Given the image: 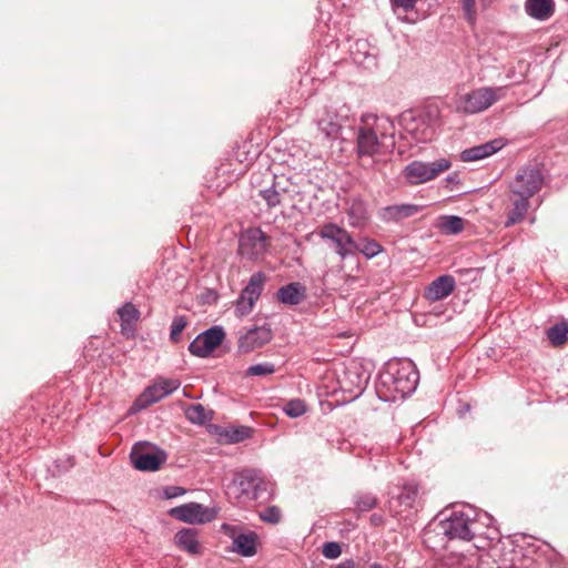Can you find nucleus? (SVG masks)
Wrapping results in <instances>:
<instances>
[{
	"mask_svg": "<svg viewBox=\"0 0 568 568\" xmlns=\"http://www.w3.org/2000/svg\"><path fill=\"white\" fill-rule=\"evenodd\" d=\"M416 0H390L395 8H402L405 11L412 9Z\"/></svg>",
	"mask_w": 568,
	"mask_h": 568,
	"instance_id": "nucleus-43",
	"label": "nucleus"
},
{
	"mask_svg": "<svg viewBox=\"0 0 568 568\" xmlns=\"http://www.w3.org/2000/svg\"><path fill=\"white\" fill-rule=\"evenodd\" d=\"M277 297L283 304L297 305L305 297V287L298 282L290 283L278 290Z\"/></svg>",
	"mask_w": 568,
	"mask_h": 568,
	"instance_id": "nucleus-22",
	"label": "nucleus"
},
{
	"mask_svg": "<svg viewBox=\"0 0 568 568\" xmlns=\"http://www.w3.org/2000/svg\"><path fill=\"white\" fill-rule=\"evenodd\" d=\"M275 372V366L271 363H261L250 366L245 375L246 376H264L271 375Z\"/></svg>",
	"mask_w": 568,
	"mask_h": 568,
	"instance_id": "nucleus-36",
	"label": "nucleus"
},
{
	"mask_svg": "<svg viewBox=\"0 0 568 568\" xmlns=\"http://www.w3.org/2000/svg\"><path fill=\"white\" fill-rule=\"evenodd\" d=\"M529 197L517 194L514 191L508 193V206L506 209L507 219L505 227H510L515 224L521 223L530 207Z\"/></svg>",
	"mask_w": 568,
	"mask_h": 568,
	"instance_id": "nucleus-15",
	"label": "nucleus"
},
{
	"mask_svg": "<svg viewBox=\"0 0 568 568\" xmlns=\"http://www.w3.org/2000/svg\"><path fill=\"white\" fill-rule=\"evenodd\" d=\"M260 195L265 200L268 207H275L282 203L283 194L275 187L262 190Z\"/></svg>",
	"mask_w": 568,
	"mask_h": 568,
	"instance_id": "nucleus-35",
	"label": "nucleus"
},
{
	"mask_svg": "<svg viewBox=\"0 0 568 568\" xmlns=\"http://www.w3.org/2000/svg\"><path fill=\"white\" fill-rule=\"evenodd\" d=\"M240 248L243 254L257 256L266 250V239L261 230H252L241 239Z\"/></svg>",
	"mask_w": 568,
	"mask_h": 568,
	"instance_id": "nucleus-19",
	"label": "nucleus"
},
{
	"mask_svg": "<svg viewBox=\"0 0 568 568\" xmlns=\"http://www.w3.org/2000/svg\"><path fill=\"white\" fill-rule=\"evenodd\" d=\"M404 176L410 184L426 182V164L422 161H414L404 170Z\"/></svg>",
	"mask_w": 568,
	"mask_h": 568,
	"instance_id": "nucleus-26",
	"label": "nucleus"
},
{
	"mask_svg": "<svg viewBox=\"0 0 568 568\" xmlns=\"http://www.w3.org/2000/svg\"><path fill=\"white\" fill-rule=\"evenodd\" d=\"M180 387L178 379H158L153 385L148 387L131 407L132 412H138L146 406L159 402L165 396L172 394Z\"/></svg>",
	"mask_w": 568,
	"mask_h": 568,
	"instance_id": "nucleus-11",
	"label": "nucleus"
},
{
	"mask_svg": "<svg viewBox=\"0 0 568 568\" xmlns=\"http://www.w3.org/2000/svg\"><path fill=\"white\" fill-rule=\"evenodd\" d=\"M281 517H282L281 510L276 506L267 507V508H265L264 510H262L260 513V518L263 521L270 523V524H277V523H280Z\"/></svg>",
	"mask_w": 568,
	"mask_h": 568,
	"instance_id": "nucleus-38",
	"label": "nucleus"
},
{
	"mask_svg": "<svg viewBox=\"0 0 568 568\" xmlns=\"http://www.w3.org/2000/svg\"><path fill=\"white\" fill-rule=\"evenodd\" d=\"M475 511L471 508L445 510L439 514V532L449 539L471 540L475 536Z\"/></svg>",
	"mask_w": 568,
	"mask_h": 568,
	"instance_id": "nucleus-3",
	"label": "nucleus"
},
{
	"mask_svg": "<svg viewBox=\"0 0 568 568\" xmlns=\"http://www.w3.org/2000/svg\"><path fill=\"white\" fill-rule=\"evenodd\" d=\"M466 20L474 24L476 20L475 0H460Z\"/></svg>",
	"mask_w": 568,
	"mask_h": 568,
	"instance_id": "nucleus-41",
	"label": "nucleus"
},
{
	"mask_svg": "<svg viewBox=\"0 0 568 568\" xmlns=\"http://www.w3.org/2000/svg\"><path fill=\"white\" fill-rule=\"evenodd\" d=\"M185 416L191 423L200 425L211 419L210 413L201 404H194L187 407Z\"/></svg>",
	"mask_w": 568,
	"mask_h": 568,
	"instance_id": "nucleus-30",
	"label": "nucleus"
},
{
	"mask_svg": "<svg viewBox=\"0 0 568 568\" xmlns=\"http://www.w3.org/2000/svg\"><path fill=\"white\" fill-rule=\"evenodd\" d=\"M345 120L346 115L339 114L335 109L326 108L318 118L317 125L325 136L335 139L338 136Z\"/></svg>",
	"mask_w": 568,
	"mask_h": 568,
	"instance_id": "nucleus-16",
	"label": "nucleus"
},
{
	"mask_svg": "<svg viewBox=\"0 0 568 568\" xmlns=\"http://www.w3.org/2000/svg\"><path fill=\"white\" fill-rule=\"evenodd\" d=\"M434 225L444 234H458L464 230V220L456 215L439 216Z\"/></svg>",
	"mask_w": 568,
	"mask_h": 568,
	"instance_id": "nucleus-24",
	"label": "nucleus"
},
{
	"mask_svg": "<svg viewBox=\"0 0 568 568\" xmlns=\"http://www.w3.org/2000/svg\"><path fill=\"white\" fill-rule=\"evenodd\" d=\"M221 530L232 539V551L243 557H252L257 552L258 536L254 531L239 532L236 526L222 524Z\"/></svg>",
	"mask_w": 568,
	"mask_h": 568,
	"instance_id": "nucleus-12",
	"label": "nucleus"
},
{
	"mask_svg": "<svg viewBox=\"0 0 568 568\" xmlns=\"http://www.w3.org/2000/svg\"><path fill=\"white\" fill-rule=\"evenodd\" d=\"M400 121L404 125V130L412 136L414 141L423 142L425 140V129L418 128L417 124L414 123L415 119L412 112L404 113Z\"/></svg>",
	"mask_w": 568,
	"mask_h": 568,
	"instance_id": "nucleus-28",
	"label": "nucleus"
},
{
	"mask_svg": "<svg viewBox=\"0 0 568 568\" xmlns=\"http://www.w3.org/2000/svg\"><path fill=\"white\" fill-rule=\"evenodd\" d=\"M504 145H505V143L501 139H496V140L486 142L484 144L476 145V146L464 150L460 153V159L464 162H473V161L483 160L487 156L495 154Z\"/></svg>",
	"mask_w": 568,
	"mask_h": 568,
	"instance_id": "nucleus-18",
	"label": "nucleus"
},
{
	"mask_svg": "<svg viewBox=\"0 0 568 568\" xmlns=\"http://www.w3.org/2000/svg\"><path fill=\"white\" fill-rule=\"evenodd\" d=\"M318 235L323 240H327L334 243L337 255L345 260L346 257L354 255L357 252L358 244L352 237V235L343 227L334 223L323 225Z\"/></svg>",
	"mask_w": 568,
	"mask_h": 568,
	"instance_id": "nucleus-6",
	"label": "nucleus"
},
{
	"mask_svg": "<svg viewBox=\"0 0 568 568\" xmlns=\"http://www.w3.org/2000/svg\"><path fill=\"white\" fill-rule=\"evenodd\" d=\"M419 379L415 364L409 359H390L381 372L376 390L385 402H395L410 395Z\"/></svg>",
	"mask_w": 568,
	"mask_h": 568,
	"instance_id": "nucleus-1",
	"label": "nucleus"
},
{
	"mask_svg": "<svg viewBox=\"0 0 568 568\" xmlns=\"http://www.w3.org/2000/svg\"><path fill=\"white\" fill-rule=\"evenodd\" d=\"M266 489L267 483L260 474L256 470L246 469L235 475L227 486V495L235 499L257 500Z\"/></svg>",
	"mask_w": 568,
	"mask_h": 568,
	"instance_id": "nucleus-5",
	"label": "nucleus"
},
{
	"mask_svg": "<svg viewBox=\"0 0 568 568\" xmlns=\"http://www.w3.org/2000/svg\"><path fill=\"white\" fill-rule=\"evenodd\" d=\"M133 466L142 471H155L166 460V454L163 450L151 447L148 443L134 445L131 454Z\"/></svg>",
	"mask_w": 568,
	"mask_h": 568,
	"instance_id": "nucleus-8",
	"label": "nucleus"
},
{
	"mask_svg": "<svg viewBox=\"0 0 568 568\" xmlns=\"http://www.w3.org/2000/svg\"><path fill=\"white\" fill-rule=\"evenodd\" d=\"M506 94L505 87H483L459 95L456 110L465 114L484 112Z\"/></svg>",
	"mask_w": 568,
	"mask_h": 568,
	"instance_id": "nucleus-4",
	"label": "nucleus"
},
{
	"mask_svg": "<svg viewBox=\"0 0 568 568\" xmlns=\"http://www.w3.org/2000/svg\"><path fill=\"white\" fill-rule=\"evenodd\" d=\"M336 568H355V562L352 559H347L338 564Z\"/></svg>",
	"mask_w": 568,
	"mask_h": 568,
	"instance_id": "nucleus-46",
	"label": "nucleus"
},
{
	"mask_svg": "<svg viewBox=\"0 0 568 568\" xmlns=\"http://www.w3.org/2000/svg\"><path fill=\"white\" fill-rule=\"evenodd\" d=\"M544 184V175L538 168L525 166L518 170L509 184V191L531 199Z\"/></svg>",
	"mask_w": 568,
	"mask_h": 568,
	"instance_id": "nucleus-7",
	"label": "nucleus"
},
{
	"mask_svg": "<svg viewBox=\"0 0 568 568\" xmlns=\"http://www.w3.org/2000/svg\"><path fill=\"white\" fill-rule=\"evenodd\" d=\"M221 326L211 327L197 335L190 344L189 351L197 357H207L224 339Z\"/></svg>",
	"mask_w": 568,
	"mask_h": 568,
	"instance_id": "nucleus-13",
	"label": "nucleus"
},
{
	"mask_svg": "<svg viewBox=\"0 0 568 568\" xmlns=\"http://www.w3.org/2000/svg\"><path fill=\"white\" fill-rule=\"evenodd\" d=\"M283 410L287 416L296 418L306 412V405L302 399H292L284 405Z\"/></svg>",
	"mask_w": 568,
	"mask_h": 568,
	"instance_id": "nucleus-33",
	"label": "nucleus"
},
{
	"mask_svg": "<svg viewBox=\"0 0 568 568\" xmlns=\"http://www.w3.org/2000/svg\"><path fill=\"white\" fill-rule=\"evenodd\" d=\"M465 559V556L464 555H459V554H452L449 555L447 558H446V565L447 566H456V565H462L463 564V560Z\"/></svg>",
	"mask_w": 568,
	"mask_h": 568,
	"instance_id": "nucleus-44",
	"label": "nucleus"
},
{
	"mask_svg": "<svg viewBox=\"0 0 568 568\" xmlns=\"http://www.w3.org/2000/svg\"><path fill=\"white\" fill-rule=\"evenodd\" d=\"M371 520L375 524V525H378L381 521H382V518L377 515H373L371 517Z\"/></svg>",
	"mask_w": 568,
	"mask_h": 568,
	"instance_id": "nucleus-47",
	"label": "nucleus"
},
{
	"mask_svg": "<svg viewBox=\"0 0 568 568\" xmlns=\"http://www.w3.org/2000/svg\"><path fill=\"white\" fill-rule=\"evenodd\" d=\"M273 338L272 329L266 326H253L240 333L237 348L241 353L247 354L263 347Z\"/></svg>",
	"mask_w": 568,
	"mask_h": 568,
	"instance_id": "nucleus-14",
	"label": "nucleus"
},
{
	"mask_svg": "<svg viewBox=\"0 0 568 568\" xmlns=\"http://www.w3.org/2000/svg\"><path fill=\"white\" fill-rule=\"evenodd\" d=\"M366 125L357 133V153L361 158H372L394 146L395 128L388 118L367 116Z\"/></svg>",
	"mask_w": 568,
	"mask_h": 568,
	"instance_id": "nucleus-2",
	"label": "nucleus"
},
{
	"mask_svg": "<svg viewBox=\"0 0 568 568\" xmlns=\"http://www.w3.org/2000/svg\"><path fill=\"white\" fill-rule=\"evenodd\" d=\"M264 280L265 277L262 273H254L251 276L235 303V315L237 317L246 316L252 312L262 293Z\"/></svg>",
	"mask_w": 568,
	"mask_h": 568,
	"instance_id": "nucleus-10",
	"label": "nucleus"
},
{
	"mask_svg": "<svg viewBox=\"0 0 568 568\" xmlns=\"http://www.w3.org/2000/svg\"><path fill=\"white\" fill-rule=\"evenodd\" d=\"M226 443H240L252 436V428L248 426H236L224 429L221 434Z\"/></svg>",
	"mask_w": 568,
	"mask_h": 568,
	"instance_id": "nucleus-29",
	"label": "nucleus"
},
{
	"mask_svg": "<svg viewBox=\"0 0 568 568\" xmlns=\"http://www.w3.org/2000/svg\"><path fill=\"white\" fill-rule=\"evenodd\" d=\"M175 544L182 550L187 551L192 555L200 554V544L197 540V534L195 529L185 528L175 534Z\"/></svg>",
	"mask_w": 568,
	"mask_h": 568,
	"instance_id": "nucleus-23",
	"label": "nucleus"
},
{
	"mask_svg": "<svg viewBox=\"0 0 568 568\" xmlns=\"http://www.w3.org/2000/svg\"><path fill=\"white\" fill-rule=\"evenodd\" d=\"M165 497L171 499L185 494V489L179 486H171L164 490Z\"/></svg>",
	"mask_w": 568,
	"mask_h": 568,
	"instance_id": "nucleus-42",
	"label": "nucleus"
},
{
	"mask_svg": "<svg viewBox=\"0 0 568 568\" xmlns=\"http://www.w3.org/2000/svg\"><path fill=\"white\" fill-rule=\"evenodd\" d=\"M377 504L376 498L372 494H358L355 496V506L359 511H368Z\"/></svg>",
	"mask_w": 568,
	"mask_h": 568,
	"instance_id": "nucleus-34",
	"label": "nucleus"
},
{
	"mask_svg": "<svg viewBox=\"0 0 568 568\" xmlns=\"http://www.w3.org/2000/svg\"><path fill=\"white\" fill-rule=\"evenodd\" d=\"M369 568H383V567L379 564L375 562V564L371 565Z\"/></svg>",
	"mask_w": 568,
	"mask_h": 568,
	"instance_id": "nucleus-49",
	"label": "nucleus"
},
{
	"mask_svg": "<svg viewBox=\"0 0 568 568\" xmlns=\"http://www.w3.org/2000/svg\"><path fill=\"white\" fill-rule=\"evenodd\" d=\"M389 508H390L392 510H394V511H396V513H397V510H396V509H394L393 501H390V503H389Z\"/></svg>",
	"mask_w": 568,
	"mask_h": 568,
	"instance_id": "nucleus-50",
	"label": "nucleus"
},
{
	"mask_svg": "<svg viewBox=\"0 0 568 568\" xmlns=\"http://www.w3.org/2000/svg\"><path fill=\"white\" fill-rule=\"evenodd\" d=\"M446 182H447V184H453V183H456L457 181H456L455 176H449L446 179Z\"/></svg>",
	"mask_w": 568,
	"mask_h": 568,
	"instance_id": "nucleus-48",
	"label": "nucleus"
},
{
	"mask_svg": "<svg viewBox=\"0 0 568 568\" xmlns=\"http://www.w3.org/2000/svg\"><path fill=\"white\" fill-rule=\"evenodd\" d=\"M438 113V105L434 102L429 103L428 102V111H427V114H428V120L433 116V115H437Z\"/></svg>",
	"mask_w": 568,
	"mask_h": 568,
	"instance_id": "nucleus-45",
	"label": "nucleus"
},
{
	"mask_svg": "<svg viewBox=\"0 0 568 568\" xmlns=\"http://www.w3.org/2000/svg\"><path fill=\"white\" fill-rule=\"evenodd\" d=\"M186 320L184 316H175L172 321L170 337L173 342H178L181 333L186 326Z\"/></svg>",
	"mask_w": 568,
	"mask_h": 568,
	"instance_id": "nucleus-39",
	"label": "nucleus"
},
{
	"mask_svg": "<svg viewBox=\"0 0 568 568\" xmlns=\"http://www.w3.org/2000/svg\"><path fill=\"white\" fill-rule=\"evenodd\" d=\"M349 225L353 227H363L368 219L365 205L361 201L352 203L347 211Z\"/></svg>",
	"mask_w": 568,
	"mask_h": 568,
	"instance_id": "nucleus-27",
	"label": "nucleus"
},
{
	"mask_svg": "<svg viewBox=\"0 0 568 568\" xmlns=\"http://www.w3.org/2000/svg\"><path fill=\"white\" fill-rule=\"evenodd\" d=\"M169 514L180 521L201 525L214 520L217 510L199 503H189L172 508Z\"/></svg>",
	"mask_w": 568,
	"mask_h": 568,
	"instance_id": "nucleus-9",
	"label": "nucleus"
},
{
	"mask_svg": "<svg viewBox=\"0 0 568 568\" xmlns=\"http://www.w3.org/2000/svg\"><path fill=\"white\" fill-rule=\"evenodd\" d=\"M322 554L327 559H336L342 554V548L338 542L329 541L323 545Z\"/></svg>",
	"mask_w": 568,
	"mask_h": 568,
	"instance_id": "nucleus-40",
	"label": "nucleus"
},
{
	"mask_svg": "<svg viewBox=\"0 0 568 568\" xmlns=\"http://www.w3.org/2000/svg\"><path fill=\"white\" fill-rule=\"evenodd\" d=\"M423 206L415 204H395L382 207L378 216L384 222H399L404 219L414 216L422 212Z\"/></svg>",
	"mask_w": 568,
	"mask_h": 568,
	"instance_id": "nucleus-17",
	"label": "nucleus"
},
{
	"mask_svg": "<svg viewBox=\"0 0 568 568\" xmlns=\"http://www.w3.org/2000/svg\"><path fill=\"white\" fill-rule=\"evenodd\" d=\"M450 168V162L447 159H439L428 164V181L437 178L442 172Z\"/></svg>",
	"mask_w": 568,
	"mask_h": 568,
	"instance_id": "nucleus-37",
	"label": "nucleus"
},
{
	"mask_svg": "<svg viewBox=\"0 0 568 568\" xmlns=\"http://www.w3.org/2000/svg\"><path fill=\"white\" fill-rule=\"evenodd\" d=\"M568 335V325L560 323L551 326L547 331V337L554 346H560L566 343Z\"/></svg>",
	"mask_w": 568,
	"mask_h": 568,
	"instance_id": "nucleus-31",
	"label": "nucleus"
},
{
	"mask_svg": "<svg viewBox=\"0 0 568 568\" xmlns=\"http://www.w3.org/2000/svg\"><path fill=\"white\" fill-rule=\"evenodd\" d=\"M525 12L532 19L546 21L555 13V0H526Z\"/></svg>",
	"mask_w": 568,
	"mask_h": 568,
	"instance_id": "nucleus-20",
	"label": "nucleus"
},
{
	"mask_svg": "<svg viewBox=\"0 0 568 568\" xmlns=\"http://www.w3.org/2000/svg\"><path fill=\"white\" fill-rule=\"evenodd\" d=\"M455 286L456 282L452 275H442L428 285V300H443L453 293Z\"/></svg>",
	"mask_w": 568,
	"mask_h": 568,
	"instance_id": "nucleus-21",
	"label": "nucleus"
},
{
	"mask_svg": "<svg viewBox=\"0 0 568 568\" xmlns=\"http://www.w3.org/2000/svg\"><path fill=\"white\" fill-rule=\"evenodd\" d=\"M121 318V331L123 334L129 335L133 331L134 323L139 320V311L131 303H126L118 311Z\"/></svg>",
	"mask_w": 568,
	"mask_h": 568,
	"instance_id": "nucleus-25",
	"label": "nucleus"
},
{
	"mask_svg": "<svg viewBox=\"0 0 568 568\" xmlns=\"http://www.w3.org/2000/svg\"><path fill=\"white\" fill-rule=\"evenodd\" d=\"M357 252L362 253L367 258H372L382 252V246L374 240L363 239L357 242Z\"/></svg>",
	"mask_w": 568,
	"mask_h": 568,
	"instance_id": "nucleus-32",
	"label": "nucleus"
}]
</instances>
